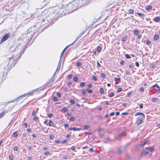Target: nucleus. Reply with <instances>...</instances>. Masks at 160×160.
Here are the masks:
<instances>
[{
    "mask_svg": "<svg viewBox=\"0 0 160 160\" xmlns=\"http://www.w3.org/2000/svg\"><path fill=\"white\" fill-rule=\"evenodd\" d=\"M5 61L7 62V64L4 68L2 72L3 76L6 77L8 72L14 66L17 60V59H14L12 55L11 57L6 56Z\"/></svg>",
    "mask_w": 160,
    "mask_h": 160,
    "instance_id": "f257e3e1",
    "label": "nucleus"
},
{
    "mask_svg": "<svg viewBox=\"0 0 160 160\" xmlns=\"http://www.w3.org/2000/svg\"><path fill=\"white\" fill-rule=\"evenodd\" d=\"M40 22H38V20H36L35 22L34 23L33 27L29 28V29H31L32 28H37V29H35L37 32L39 31L40 32H42L44 30V28L42 29L43 28L42 26L45 25L47 24H48L45 26L49 25L48 20L46 18H45L42 21H40Z\"/></svg>",
    "mask_w": 160,
    "mask_h": 160,
    "instance_id": "f03ea898",
    "label": "nucleus"
},
{
    "mask_svg": "<svg viewBox=\"0 0 160 160\" xmlns=\"http://www.w3.org/2000/svg\"><path fill=\"white\" fill-rule=\"evenodd\" d=\"M62 11H53L51 13V15L54 17L52 18L53 21L57 20L58 17H62L61 12H63Z\"/></svg>",
    "mask_w": 160,
    "mask_h": 160,
    "instance_id": "7ed1b4c3",
    "label": "nucleus"
},
{
    "mask_svg": "<svg viewBox=\"0 0 160 160\" xmlns=\"http://www.w3.org/2000/svg\"><path fill=\"white\" fill-rule=\"evenodd\" d=\"M10 33H8L5 34L2 37L1 39L0 43H2L6 41L9 37Z\"/></svg>",
    "mask_w": 160,
    "mask_h": 160,
    "instance_id": "20e7f679",
    "label": "nucleus"
},
{
    "mask_svg": "<svg viewBox=\"0 0 160 160\" xmlns=\"http://www.w3.org/2000/svg\"><path fill=\"white\" fill-rule=\"evenodd\" d=\"M31 93H32L31 92H29L28 93H26L25 94H24L23 95H22L21 96L18 97V98H17L15 99L13 101H11L10 102H14L15 101H18L19 99H20L21 98L25 96L26 95H28V94H31Z\"/></svg>",
    "mask_w": 160,
    "mask_h": 160,
    "instance_id": "39448f33",
    "label": "nucleus"
},
{
    "mask_svg": "<svg viewBox=\"0 0 160 160\" xmlns=\"http://www.w3.org/2000/svg\"><path fill=\"white\" fill-rule=\"evenodd\" d=\"M144 118H140L138 119L136 122V124L137 126H139L143 122Z\"/></svg>",
    "mask_w": 160,
    "mask_h": 160,
    "instance_id": "423d86ee",
    "label": "nucleus"
},
{
    "mask_svg": "<svg viewBox=\"0 0 160 160\" xmlns=\"http://www.w3.org/2000/svg\"><path fill=\"white\" fill-rule=\"evenodd\" d=\"M135 116H137L138 115L141 116V117H138V118H145V115H144V114L142 112H137L135 114Z\"/></svg>",
    "mask_w": 160,
    "mask_h": 160,
    "instance_id": "0eeeda50",
    "label": "nucleus"
},
{
    "mask_svg": "<svg viewBox=\"0 0 160 160\" xmlns=\"http://www.w3.org/2000/svg\"><path fill=\"white\" fill-rule=\"evenodd\" d=\"M70 130H73L74 131L78 130V131H80L81 129L80 128H70L69 129Z\"/></svg>",
    "mask_w": 160,
    "mask_h": 160,
    "instance_id": "6e6552de",
    "label": "nucleus"
},
{
    "mask_svg": "<svg viewBox=\"0 0 160 160\" xmlns=\"http://www.w3.org/2000/svg\"><path fill=\"white\" fill-rule=\"evenodd\" d=\"M62 12H61V14H62V16L63 15H65L68 13V14H69L70 13H71L72 12H67V11H62Z\"/></svg>",
    "mask_w": 160,
    "mask_h": 160,
    "instance_id": "1a4fd4ad",
    "label": "nucleus"
},
{
    "mask_svg": "<svg viewBox=\"0 0 160 160\" xmlns=\"http://www.w3.org/2000/svg\"><path fill=\"white\" fill-rule=\"evenodd\" d=\"M153 20L156 22H158L160 21V17L158 16L153 18Z\"/></svg>",
    "mask_w": 160,
    "mask_h": 160,
    "instance_id": "9d476101",
    "label": "nucleus"
},
{
    "mask_svg": "<svg viewBox=\"0 0 160 160\" xmlns=\"http://www.w3.org/2000/svg\"><path fill=\"white\" fill-rule=\"evenodd\" d=\"M84 33V32H83L81 34H80V35L77 38H76V40L73 42H72V44H70V45H72V44H73L83 34V33Z\"/></svg>",
    "mask_w": 160,
    "mask_h": 160,
    "instance_id": "9b49d317",
    "label": "nucleus"
},
{
    "mask_svg": "<svg viewBox=\"0 0 160 160\" xmlns=\"http://www.w3.org/2000/svg\"><path fill=\"white\" fill-rule=\"evenodd\" d=\"M71 45H70L68 46H67V47H66V48L63 50L62 51V52L61 53V56H60V58H61V57H62V55L63 54V53H64L65 51L66 50L69 46H70Z\"/></svg>",
    "mask_w": 160,
    "mask_h": 160,
    "instance_id": "f8f14e48",
    "label": "nucleus"
},
{
    "mask_svg": "<svg viewBox=\"0 0 160 160\" xmlns=\"http://www.w3.org/2000/svg\"><path fill=\"white\" fill-rule=\"evenodd\" d=\"M71 45H70L68 46H67V47H66V48L63 50L62 51V52L61 53V56H60V58H61V57H62V55L63 54V53H64L65 51L66 50L69 46H70Z\"/></svg>",
    "mask_w": 160,
    "mask_h": 160,
    "instance_id": "ddd939ff",
    "label": "nucleus"
},
{
    "mask_svg": "<svg viewBox=\"0 0 160 160\" xmlns=\"http://www.w3.org/2000/svg\"><path fill=\"white\" fill-rule=\"evenodd\" d=\"M148 153V151H145L144 150L142 151L141 152V154L142 155H147Z\"/></svg>",
    "mask_w": 160,
    "mask_h": 160,
    "instance_id": "4468645a",
    "label": "nucleus"
},
{
    "mask_svg": "<svg viewBox=\"0 0 160 160\" xmlns=\"http://www.w3.org/2000/svg\"><path fill=\"white\" fill-rule=\"evenodd\" d=\"M154 149V147H147L146 148V149L147 150H148L150 151H152Z\"/></svg>",
    "mask_w": 160,
    "mask_h": 160,
    "instance_id": "2eb2a0df",
    "label": "nucleus"
},
{
    "mask_svg": "<svg viewBox=\"0 0 160 160\" xmlns=\"http://www.w3.org/2000/svg\"><path fill=\"white\" fill-rule=\"evenodd\" d=\"M6 112V111H3L2 113H0V119L4 116Z\"/></svg>",
    "mask_w": 160,
    "mask_h": 160,
    "instance_id": "dca6fc26",
    "label": "nucleus"
},
{
    "mask_svg": "<svg viewBox=\"0 0 160 160\" xmlns=\"http://www.w3.org/2000/svg\"><path fill=\"white\" fill-rule=\"evenodd\" d=\"M125 132H122V133H121L118 134V137L119 138V137H121L122 136H125Z\"/></svg>",
    "mask_w": 160,
    "mask_h": 160,
    "instance_id": "f3484780",
    "label": "nucleus"
},
{
    "mask_svg": "<svg viewBox=\"0 0 160 160\" xmlns=\"http://www.w3.org/2000/svg\"><path fill=\"white\" fill-rule=\"evenodd\" d=\"M147 141H142L141 142V146H143L145 145L146 144H147Z\"/></svg>",
    "mask_w": 160,
    "mask_h": 160,
    "instance_id": "a211bd4d",
    "label": "nucleus"
},
{
    "mask_svg": "<svg viewBox=\"0 0 160 160\" xmlns=\"http://www.w3.org/2000/svg\"><path fill=\"white\" fill-rule=\"evenodd\" d=\"M49 126H50L54 127V126L55 125H54L53 122H52V121L51 120L49 121Z\"/></svg>",
    "mask_w": 160,
    "mask_h": 160,
    "instance_id": "6ab92c4d",
    "label": "nucleus"
},
{
    "mask_svg": "<svg viewBox=\"0 0 160 160\" xmlns=\"http://www.w3.org/2000/svg\"><path fill=\"white\" fill-rule=\"evenodd\" d=\"M159 38V37L158 35L155 34L154 37L153 39L155 41H156Z\"/></svg>",
    "mask_w": 160,
    "mask_h": 160,
    "instance_id": "aec40b11",
    "label": "nucleus"
},
{
    "mask_svg": "<svg viewBox=\"0 0 160 160\" xmlns=\"http://www.w3.org/2000/svg\"><path fill=\"white\" fill-rule=\"evenodd\" d=\"M18 135V133L17 132H14L12 134V137H17Z\"/></svg>",
    "mask_w": 160,
    "mask_h": 160,
    "instance_id": "412c9836",
    "label": "nucleus"
},
{
    "mask_svg": "<svg viewBox=\"0 0 160 160\" xmlns=\"http://www.w3.org/2000/svg\"><path fill=\"white\" fill-rule=\"evenodd\" d=\"M130 144V143H128L124 145L123 146L124 148L126 149Z\"/></svg>",
    "mask_w": 160,
    "mask_h": 160,
    "instance_id": "4be33fe9",
    "label": "nucleus"
},
{
    "mask_svg": "<svg viewBox=\"0 0 160 160\" xmlns=\"http://www.w3.org/2000/svg\"><path fill=\"white\" fill-rule=\"evenodd\" d=\"M134 33L136 35H138L139 33V31L137 29H136L134 30Z\"/></svg>",
    "mask_w": 160,
    "mask_h": 160,
    "instance_id": "5701e85b",
    "label": "nucleus"
},
{
    "mask_svg": "<svg viewBox=\"0 0 160 160\" xmlns=\"http://www.w3.org/2000/svg\"><path fill=\"white\" fill-rule=\"evenodd\" d=\"M158 100L157 98H153L151 99V100L152 102H155L156 101H158Z\"/></svg>",
    "mask_w": 160,
    "mask_h": 160,
    "instance_id": "b1692460",
    "label": "nucleus"
},
{
    "mask_svg": "<svg viewBox=\"0 0 160 160\" xmlns=\"http://www.w3.org/2000/svg\"><path fill=\"white\" fill-rule=\"evenodd\" d=\"M137 14L140 17H144L145 16V15L142 13L138 12L137 13Z\"/></svg>",
    "mask_w": 160,
    "mask_h": 160,
    "instance_id": "393cba45",
    "label": "nucleus"
},
{
    "mask_svg": "<svg viewBox=\"0 0 160 160\" xmlns=\"http://www.w3.org/2000/svg\"><path fill=\"white\" fill-rule=\"evenodd\" d=\"M101 49L102 48L101 47L99 46L97 47V51L98 52H100L101 50Z\"/></svg>",
    "mask_w": 160,
    "mask_h": 160,
    "instance_id": "a878e982",
    "label": "nucleus"
},
{
    "mask_svg": "<svg viewBox=\"0 0 160 160\" xmlns=\"http://www.w3.org/2000/svg\"><path fill=\"white\" fill-rule=\"evenodd\" d=\"M90 128V126L89 125H85L83 129L87 130Z\"/></svg>",
    "mask_w": 160,
    "mask_h": 160,
    "instance_id": "bb28decb",
    "label": "nucleus"
},
{
    "mask_svg": "<svg viewBox=\"0 0 160 160\" xmlns=\"http://www.w3.org/2000/svg\"><path fill=\"white\" fill-rule=\"evenodd\" d=\"M86 90L87 91V92L89 93H92V90H90V89H86Z\"/></svg>",
    "mask_w": 160,
    "mask_h": 160,
    "instance_id": "cd10ccee",
    "label": "nucleus"
},
{
    "mask_svg": "<svg viewBox=\"0 0 160 160\" xmlns=\"http://www.w3.org/2000/svg\"><path fill=\"white\" fill-rule=\"evenodd\" d=\"M82 65V63L81 62H79L77 63L76 66L77 67H80Z\"/></svg>",
    "mask_w": 160,
    "mask_h": 160,
    "instance_id": "c85d7f7f",
    "label": "nucleus"
},
{
    "mask_svg": "<svg viewBox=\"0 0 160 160\" xmlns=\"http://www.w3.org/2000/svg\"><path fill=\"white\" fill-rule=\"evenodd\" d=\"M152 8L151 6H148L146 8V10H150Z\"/></svg>",
    "mask_w": 160,
    "mask_h": 160,
    "instance_id": "c756f323",
    "label": "nucleus"
},
{
    "mask_svg": "<svg viewBox=\"0 0 160 160\" xmlns=\"http://www.w3.org/2000/svg\"><path fill=\"white\" fill-rule=\"evenodd\" d=\"M127 13L129 14H133L134 13V11H127L126 12Z\"/></svg>",
    "mask_w": 160,
    "mask_h": 160,
    "instance_id": "7c9ffc66",
    "label": "nucleus"
},
{
    "mask_svg": "<svg viewBox=\"0 0 160 160\" xmlns=\"http://www.w3.org/2000/svg\"><path fill=\"white\" fill-rule=\"evenodd\" d=\"M122 91V89L120 88H118L117 91V93L120 92Z\"/></svg>",
    "mask_w": 160,
    "mask_h": 160,
    "instance_id": "2f4dec72",
    "label": "nucleus"
},
{
    "mask_svg": "<svg viewBox=\"0 0 160 160\" xmlns=\"http://www.w3.org/2000/svg\"><path fill=\"white\" fill-rule=\"evenodd\" d=\"M125 57L127 59H129L131 58V57L130 56V55H129V54H126L125 55Z\"/></svg>",
    "mask_w": 160,
    "mask_h": 160,
    "instance_id": "473e14b6",
    "label": "nucleus"
},
{
    "mask_svg": "<svg viewBox=\"0 0 160 160\" xmlns=\"http://www.w3.org/2000/svg\"><path fill=\"white\" fill-rule=\"evenodd\" d=\"M114 5L113 4H110L108 5V8H110V9H111L112 8H113Z\"/></svg>",
    "mask_w": 160,
    "mask_h": 160,
    "instance_id": "72a5a7b5",
    "label": "nucleus"
},
{
    "mask_svg": "<svg viewBox=\"0 0 160 160\" xmlns=\"http://www.w3.org/2000/svg\"><path fill=\"white\" fill-rule=\"evenodd\" d=\"M78 79V78L76 76H75L73 78V80L74 82H76L77 81Z\"/></svg>",
    "mask_w": 160,
    "mask_h": 160,
    "instance_id": "f704fd0d",
    "label": "nucleus"
},
{
    "mask_svg": "<svg viewBox=\"0 0 160 160\" xmlns=\"http://www.w3.org/2000/svg\"><path fill=\"white\" fill-rule=\"evenodd\" d=\"M68 110V109L66 108H64L62 109V111L65 112Z\"/></svg>",
    "mask_w": 160,
    "mask_h": 160,
    "instance_id": "c9c22d12",
    "label": "nucleus"
},
{
    "mask_svg": "<svg viewBox=\"0 0 160 160\" xmlns=\"http://www.w3.org/2000/svg\"><path fill=\"white\" fill-rule=\"evenodd\" d=\"M127 37H124L122 38V41L123 42H124L127 40Z\"/></svg>",
    "mask_w": 160,
    "mask_h": 160,
    "instance_id": "e433bc0d",
    "label": "nucleus"
},
{
    "mask_svg": "<svg viewBox=\"0 0 160 160\" xmlns=\"http://www.w3.org/2000/svg\"><path fill=\"white\" fill-rule=\"evenodd\" d=\"M82 93L83 96H85L86 94V91L85 89H82Z\"/></svg>",
    "mask_w": 160,
    "mask_h": 160,
    "instance_id": "4c0bfd02",
    "label": "nucleus"
},
{
    "mask_svg": "<svg viewBox=\"0 0 160 160\" xmlns=\"http://www.w3.org/2000/svg\"><path fill=\"white\" fill-rule=\"evenodd\" d=\"M114 95V93L113 92H111L110 93L108 96L109 97H113Z\"/></svg>",
    "mask_w": 160,
    "mask_h": 160,
    "instance_id": "58836bf2",
    "label": "nucleus"
},
{
    "mask_svg": "<svg viewBox=\"0 0 160 160\" xmlns=\"http://www.w3.org/2000/svg\"><path fill=\"white\" fill-rule=\"evenodd\" d=\"M85 85V83L84 82H82L80 84V86L81 87H83Z\"/></svg>",
    "mask_w": 160,
    "mask_h": 160,
    "instance_id": "ea45409f",
    "label": "nucleus"
},
{
    "mask_svg": "<svg viewBox=\"0 0 160 160\" xmlns=\"http://www.w3.org/2000/svg\"><path fill=\"white\" fill-rule=\"evenodd\" d=\"M100 92L101 93L103 94L104 93V89H103V88H100Z\"/></svg>",
    "mask_w": 160,
    "mask_h": 160,
    "instance_id": "a19ab883",
    "label": "nucleus"
},
{
    "mask_svg": "<svg viewBox=\"0 0 160 160\" xmlns=\"http://www.w3.org/2000/svg\"><path fill=\"white\" fill-rule=\"evenodd\" d=\"M54 138V136L53 135H51L50 137V138L51 140H53Z\"/></svg>",
    "mask_w": 160,
    "mask_h": 160,
    "instance_id": "79ce46f5",
    "label": "nucleus"
},
{
    "mask_svg": "<svg viewBox=\"0 0 160 160\" xmlns=\"http://www.w3.org/2000/svg\"><path fill=\"white\" fill-rule=\"evenodd\" d=\"M75 119V118L73 117H71L69 120L71 122H73Z\"/></svg>",
    "mask_w": 160,
    "mask_h": 160,
    "instance_id": "37998d69",
    "label": "nucleus"
},
{
    "mask_svg": "<svg viewBox=\"0 0 160 160\" xmlns=\"http://www.w3.org/2000/svg\"><path fill=\"white\" fill-rule=\"evenodd\" d=\"M70 103L71 104H73L75 102H74V101L73 100L71 99L70 101Z\"/></svg>",
    "mask_w": 160,
    "mask_h": 160,
    "instance_id": "c03bdc74",
    "label": "nucleus"
},
{
    "mask_svg": "<svg viewBox=\"0 0 160 160\" xmlns=\"http://www.w3.org/2000/svg\"><path fill=\"white\" fill-rule=\"evenodd\" d=\"M124 61L123 60H121V62H120V64L121 65H123L124 64Z\"/></svg>",
    "mask_w": 160,
    "mask_h": 160,
    "instance_id": "a18cd8bd",
    "label": "nucleus"
},
{
    "mask_svg": "<svg viewBox=\"0 0 160 160\" xmlns=\"http://www.w3.org/2000/svg\"><path fill=\"white\" fill-rule=\"evenodd\" d=\"M53 100L55 102L57 101H58V98H57V97L55 96L53 97Z\"/></svg>",
    "mask_w": 160,
    "mask_h": 160,
    "instance_id": "49530a36",
    "label": "nucleus"
},
{
    "mask_svg": "<svg viewBox=\"0 0 160 160\" xmlns=\"http://www.w3.org/2000/svg\"><path fill=\"white\" fill-rule=\"evenodd\" d=\"M50 153V152L49 151H47L46 152H45L44 153V154L45 155H49Z\"/></svg>",
    "mask_w": 160,
    "mask_h": 160,
    "instance_id": "de8ad7c7",
    "label": "nucleus"
},
{
    "mask_svg": "<svg viewBox=\"0 0 160 160\" xmlns=\"http://www.w3.org/2000/svg\"><path fill=\"white\" fill-rule=\"evenodd\" d=\"M68 141V140H65L61 142V143L62 144H65Z\"/></svg>",
    "mask_w": 160,
    "mask_h": 160,
    "instance_id": "09e8293b",
    "label": "nucleus"
},
{
    "mask_svg": "<svg viewBox=\"0 0 160 160\" xmlns=\"http://www.w3.org/2000/svg\"><path fill=\"white\" fill-rule=\"evenodd\" d=\"M23 126H24L25 128H27L28 127V124L27 123H24L23 124Z\"/></svg>",
    "mask_w": 160,
    "mask_h": 160,
    "instance_id": "8fccbe9b",
    "label": "nucleus"
},
{
    "mask_svg": "<svg viewBox=\"0 0 160 160\" xmlns=\"http://www.w3.org/2000/svg\"><path fill=\"white\" fill-rule=\"evenodd\" d=\"M92 80L94 81H96L97 80L96 77L95 76H92Z\"/></svg>",
    "mask_w": 160,
    "mask_h": 160,
    "instance_id": "3c124183",
    "label": "nucleus"
},
{
    "mask_svg": "<svg viewBox=\"0 0 160 160\" xmlns=\"http://www.w3.org/2000/svg\"><path fill=\"white\" fill-rule=\"evenodd\" d=\"M153 87H156L158 88H160V87L157 84H156L155 85H153Z\"/></svg>",
    "mask_w": 160,
    "mask_h": 160,
    "instance_id": "603ef678",
    "label": "nucleus"
},
{
    "mask_svg": "<svg viewBox=\"0 0 160 160\" xmlns=\"http://www.w3.org/2000/svg\"><path fill=\"white\" fill-rule=\"evenodd\" d=\"M100 76L102 78H104L105 77V74L103 73H102L100 74Z\"/></svg>",
    "mask_w": 160,
    "mask_h": 160,
    "instance_id": "864d4df0",
    "label": "nucleus"
},
{
    "mask_svg": "<svg viewBox=\"0 0 160 160\" xmlns=\"http://www.w3.org/2000/svg\"><path fill=\"white\" fill-rule=\"evenodd\" d=\"M114 80L115 81H120V79L119 78H114Z\"/></svg>",
    "mask_w": 160,
    "mask_h": 160,
    "instance_id": "5fc2aeb1",
    "label": "nucleus"
},
{
    "mask_svg": "<svg viewBox=\"0 0 160 160\" xmlns=\"http://www.w3.org/2000/svg\"><path fill=\"white\" fill-rule=\"evenodd\" d=\"M151 43V42H150L149 40H147V41H146V44H147V45H149V44H150Z\"/></svg>",
    "mask_w": 160,
    "mask_h": 160,
    "instance_id": "6e6d98bb",
    "label": "nucleus"
},
{
    "mask_svg": "<svg viewBox=\"0 0 160 160\" xmlns=\"http://www.w3.org/2000/svg\"><path fill=\"white\" fill-rule=\"evenodd\" d=\"M57 95L58 97H61V94L60 93L58 92L57 93Z\"/></svg>",
    "mask_w": 160,
    "mask_h": 160,
    "instance_id": "4d7b16f0",
    "label": "nucleus"
},
{
    "mask_svg": "<svg viewBox=\"0 0 160 160\" xmlns=\"http://www.w3.org/2000/svg\"><path fill=\"white\" fill-rule=\"evenodd\" d=\"M144 90V88L143 87H142L140 88V92H143Z\"/></svg>",
    "mask_w": 160,
    "mask_h": 160,
    "instance_id": "13d9d810",
    "label": "nucleus"
},
{
    "mask_svg": "<svg viewBox=\"0 0 160 160\" xmlns=\"http://www.w3.org/2000/svg\"><path fill=\"white\" fill-rule=\"evenodd\" d=\"M139 107L140 108H143V104L142 103L140 104L139 105Z\"/></svg>",
    "mask_w": 160,
    "mask_h": 160,
    "instance_id": "bf43d9fd",
    "label": "nucleus"
},
{
    "mask_svg": "<svg viewBox=\"0 0 160 160\" xmlns=\"http://www.w3.org/2000/svg\"><path fill=\"white\" fill-rule=\"evenodd\" d=\"M9 159L10 160H12L13 159V157L12 156L10 155L9 156Z\"/></svg>",
    "mask_w": 160,
    "mask_h": 160,
    "instance_id": "052dcab7",
    "label": "nucleus"
},
{
    "mask_svg": "<svg viewBox=\"0 0 160 160\" xmlns=\"http://www.w3.org/2000/svg\"><path fill=\"white\" fill-rule=\"evenodd\" d=\"M157 94L160 93V88H158V89H157Z\"/></svg>",
    "mask_w": 160,
    "mask_h": 160,
    "instance_id": "680f3d73",
    "label": "nucleus"
},
{
    "mask_svg": "<svg viewBox=\"0 0 160 160\" xmlns=\"http://www.w3.org/2000/svg\"><path fill=\"white\" fill-rule=\"evenodd\" d=\"M129 67L130 68H134V66L131 64L129 65Z\"/></svg>",
    "mask_w": 160,
    "mask_h": 160,
    "instance_id": "e2e57ef3",
    "label": "nucleus"
},
{
    "mask_svg": "<svg viewBox=\"0 0 160 160\" xmlns=\"http://www.w3.org/2000/svg\"><path fill=\"white\" fill-rule=\"evenodd\" d=\"M72 74H69L68 76V79H70L72 77Z\"/></svg>",
    "mask_w": 160,
    "mask_h": 160,
    "instance_id": "0e129e2a",
    "label": "nucleus"
},
{
    "mask_svg": "<svg viewBox=\"0 0 160 160\" xmlns=\"http://www.w3.org/2000/svg\"><path fill=\"white\" fill-rule=\"evenodd\" d=\"M48 117L49 118H51L52 116V114L51 113H50L48 115Z\"/></svg>",
    "mask_w": 160,
    "mask_h": 160,
    "instance_id": "69168bd1",
    "label": "nucleus"
},
{
    "mask_svg": "<svg viewBox=\"0 0 160 160\" xmlns=\"http://www.w3.org/2000/svg\"><path fill=\"white\" fill-rule=\"evenodd\" d=\"M13 149L15 151H17L18 150V148L16 146Z\"/></svg>",
    "mask_w": 160,
    "mask_h": 160,
    "instance_id": "338daca9",
    "label": "nucleus"
},
{
    "mask_svg": "<svg viewBox=\"0 0 160 160\" xmlns=\"http://www.w3.org/2000/svg\"><path fill=\"white\" fill-rule=\"evenodd\" d=\"M115 114V113L114 112H112L111 113H110L109 114V115L110 116H113Z\"/></svg>",
    "mask_w": 160,
    "mask_h": 160,
    "instance_id": "774afa93",
    "label": "nucleus"
}]
</instances>
